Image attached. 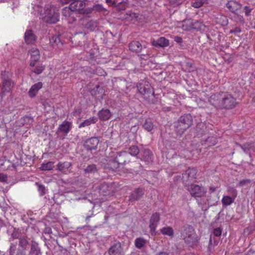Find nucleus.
Segmentation results:
<instances>
[{"mask_svg":"<svg viewBox=\"0 0 255 255\" xmlns=\"http://www.w3.org/2000/svg\"><path fill=\"white\" fill-rule=\"evenodd\" d=\"M209 102L218 109H232L237 104L236 99L228 92L217 93L210 96Z\"/></svg>","mask_w":255,"mask_h":255,"instance_id":"f257e3e1","label":"nucleus"},{"mask_svg":"<svg viewBox=\"0 0 255 255\" xmlns=\"http://www.w3.org/2000/svg\"><path fill=\"white\" fill-rule=\"evenodd\" d=\"M41 18L47 22L55 23L59 20L58 9L51 5H46L40 13Z\"/></svg>","mask_w":255,"mask_h":255,"instance_id":"f03ea898","label":"nucleus"},{"mask_svg":"<svg viewBox=\"0 0 255 255\" xmlns=\"http://www.w3.org/2000/svg\"><path fill=\"white\" fill-rule=\"evenodd\" d=\"M193 124L192 117L190 114H186L181 116L178 121L174 123L175 132L179 135H182Z\"/></svg>","mask_w":255,"mask_h":255,"instance_id":"7ed1b4c3","label":"nucleus"},{"mask_svg":"<svg viewBox=\"0 0 255 255\" xmlns=\"http://www.w3.org/2000/svg\"><path fill=\"white\" fill-rule=\"evenodd\" d=\"M138 92L144 98L149 101L150 97H154V92L150 83L146 80H142L137 85Z\"/></svg>","mask_w":255,"mask_h":255,"instance_id":"20e7f679","label":"nucleus"},{"mask_svg":"<svg viewBox=\"0 0 255 255\" xmlns=\"http://www.w3.org/2000/svg\"><path fill=\"white\" fill-rule=\"evenodd\" d=\"M181 238L187 244L196 241L195 232L193 227L190 225L182 227L180 230Z\"/></svg>","mask_w":255,"mask_h":255,"instance_id":"39448f33","label":"nucleus"},{"mask_svg":"<svg viewBox=\"0 0 255 255\" xmlns=\"http://www.w3.org/2000/svg\"><path fill=\"white\" fill-rule=\"evenodd\" d=\"M186 186L187 190L192 197L201 198L206 195V190L203 186L194 184H191Z\"/></svg>","mask_w":255,"mask_h":255,"instance_id":"423d86ee","label":"nucleus"},{"mask_svg":"<svg viewBox=\"0 0 255 255\" xmlns=\"http://www.w3.org/2000/svg\"><path fill=\"white\" fill-rule=\"evenodd\" d=\"M197 171L194 168H188L182 174L183 182L187 186L190 182H193L196 178Z\"/></svg>","mask_w":255,"mask_h":255,"instance_id":"0eeeda50","label":"nucleus"},{"mask_svg":"<svg viewBox=\"0 0 255 255\" xmlns=\"http://www.w3.org/2000/svg\"><path fill=\"white\" fill-rule=\"evenodd\" d=\"M160 221V215L159 213H155L152 215L149 220V227L152 235L156 234V228Z\"/></svg>","mask_w":255,"mask_h":255,"instance_id":"6e6552de","label":"nucleus"},{"mask_svg":"<svg viewBox=\"0 0 255 255\" xmlns=\"http://www.w3.org/2000/svg\"><path fill=\"white\" fill-rule=\"evenodd\" d=\"M62 14L67 18L69 23H73L76 20L75 13L73 11L70 6L66 7L62 9Z\"/></svg>","mask_w":255,"mask_h":255,"instance_id":"1a4fd4ad","label":"nucleus"},{"mask_svg":"<svg viewBox=\"0 0 255 255\" xmlns=\"http://www.w3.org/2000/svg\"><path fill=\"white\" fill-rule=\"evenodd\" d=\"M226 6L233 13L237 14L238 11L241 8L242 4L236 1L231 0L226 4Z\"/></svg>","mask_w":255,"mask_h":255,"instance_id":"9d476101","label":"nucleus"},{"mask_svg":"<svg viewBox=\"0 0 255 255\" xmlns=\"http://www.w3.org/2000/svg\"><path fill=\"white\" fill-rule=\"evenodd\" d=\"M29 53L31 56V62L30 63V66L33 67L35 65V62L38 61L39 59V51L37 49L35 48H32L30 49Z\"/></svg>","mask_w":255,"mask_h":255,"instance_id":"9b49d317","label":"nucleus"},{"mask_svg":"<svg viewBox=\"0 0 255 255\" xmlns=\"http://www.w3.org/2000/svg\"><path fill=\"white\" fill-rule=\"evenodd\" d=\"M43 84L39 82L32 85L28 92V96L30 98H34L36 96L38 92L42 88Z\"/></svg>","mask_w":255,"mask_h":255,"instance_id":"f8f14e48","label":"nucleus"},{"mask_svg":"<svg viewBox=\"0 0 255 255\" xmlns=\"http://www.w3.org/2000/svg\"><path fill=\"white\" fill-rule=\"evenodd\" d=\"M144 190L142 188L135 189L129 197V200L133 202L139 200L143 195Z\"/></svg>","mask_w":255,"mask_h":255,"instance_id":"ddd939ff","label":"nucleus"},{"mask_svg":"<svg viewBox=\"0 0 255 255\" xmlns=\"http://www.w3.org/2000/svg\"><path fill=\"white\" fill-rule=\"evenodd\" d=\"M99 140L97 137H92L87 139L85 143V147L89 150L95 149Z\"/></svg>","mask_w":255,"mask_h":255,"instance_id":"4468645a","label":"nucleus"},{"mask_svg":"<svg viewBox=\"0 0 255 255\" xmlns=\"http://www.w3.org/2000/svg\"><path fill=\"white\" fill-rule=\"evenodd\" d=\"M37 37L31 30H27L24 34V40L27 44H32L36 41Z\"/></svg>","mask_w":255,"mask_h":255,"instance_id":"2eb2a0df","label":"nucleus"},{"mask_svg":"<svg viewBox=\"0 0 255 255\" xmlns=\"http://www.w3.org/2000/svg\"><path fill=\"white\" fill-rule=\"evenodd\" d=\"M142 48V45L138 41H132L129 44V49L133 52L136 53L140 52Z\"/></svg>","mask_w":255,"mask_h":255,"instance_id":"dca6fc26","label":"nucleus"},{"mask_svg":"<svg viewBox=\"0 0 255 255\" xmlns=\"http://www.w3.org/2000/svg\"><path fill=\"white\" fill-rule=\"evenodd\" d=\"M151 43L155 46H159L161 47H167L169 44V40L163 37L158 38L157 40H152Z\"/></svg>","mask_w":255,"mask_h":255,"instance_id":"f3484780","label":"nucleus"},{"mask_svg":"<svg viewBox=\"0 0 255 255\" xmlns=\"http://www.w3.org/2000/svg\"><path fill=\"white\" fill-rule=\"evenodd\" d=\"M71 127V124L69 122L64 121L62 124L59 125L58 128V131L63 132L67 134L70 131Z\"/></svg>","mask_w":255,"mask_h":255,"instance_id":"a211bd4d","label":"nucleus"},{"mask_svg":"<svg viewBox=\"0 0 255 255\" xmlns=\"http://www.w3.org/2000/svg\"><path fill=\"white\" fill-rule=\"evenodd\" d=\"M72 165L71 162H59L57 165V169L59 171L66 174L69 168Z\"/></svg>","mask_w":255,"mask_h":255,"instance_id":"6ab92c4d","label":"nucleus"},{"mask_svg":"<svg viewBox=\"0 0 255 255\" xmlns=\"http://www.w3.org/2000/svg\"><path fill=\"white\" fill-rule=\"evenodd\" d=\"M127 155L126 153H121L119 154V156H117L115 158V159L113 160V164H124L126 162V160L125 159L126 156Z\"/></svg>","mask_w":255,"mask_h":255,"instance_id":"aec40b11","label":"nucleus"},{"mask_svg":"<svg viewBox=\"0 0 255 255\" xmlns=\"http://www.w3.org/2000/svg\"><path fill=\"white\" fill-rule=\"evenodd\" d=\"M97 118L95 117H91L89 119H87L81 123L79 125V128H84L85 127L89 126L91 124H95L97 122Z\"/></svg>","mask_w":255,"mask_h":255,"instance_id":"412c9836","label":"nucleus"},{"mask_svg":"<svg viewBox=\"0 0 255 255\" xmlns=\"http://www.w3.org/2000/svg\"><path fill=\"white\" fill-rule=\"evenodd\" d=\"M142 159L147 163H150L152 161L153 155L151 152L148 150H144L142 153Z\"/></svg>","mask_w":255,"mask_h":255,"instance_id":"4be33fe9","label":"nucleus"},{"mask_svg":"<svg viewBox=\"0 0 255 255\" xmlns=\"http://www.w3.org/2000/svg\"><path fill=\"white\" fill-rule=\"evenodd\" d=\"M111 116V112L110 110H102L99 112V118L103 120H108Z\"/></svg>","mask_w":255,"mask_h":255,"instance_id":"5701e85b","label":"nucleus"},{"mask_svg":"<svg viewBox=\"0 0 255 255\" xmlns=\"http://www.w3.org/2000/svg\"><path fill=\"white\" fill-rule=\"evenodd\" d=\"M235 199L231 196H224L222 199V203L223 206H227L232 204Z\"/></svg>","mask_w":255,"mask_h":255,"instance_id":"b1692460","label":"nucleus"},{"mask_svg":"<svg viewBox=\"0 0 255 255\" xmlns=\"http://www.w3.org/2000/svg\"><path fill=\"white\" fill-rule=\"evenodd\" d=\"M160 231L163 235L169 237H173L174 234V231L170 227L162 228L160 230Z\"/></svg>","mask_w":255,"mask_h":255,"instance_id":"393cba45","label":"nucleus"},{"mask_svg":"<svg viewBox=\"0 0 255 255\" xmlns=\"http://www.w3.org/2000/svg\"><path fill=\"white\" fill-rule=\"evenodd\" d=\"M143 128L148 131H150L153 128V125L150 119H146L143 123Z\"/></svg>","mask_w":255,"mask_h":255,"instance_id":"a878e982","label":"nucleus"},{"mask_svg":"<svg viewBox=\"0 0 255 255\" xmlns=\"http://www.w3.org/2000/svg\"><path fill=\"white\" fill-rule=\"evenodd\" d=\"M138 17V14L136 13L129 11L126 13L125 18L128 21H135Z\"/></svg>","mask_w":255,"mask_h":255,"instance_id":"bb28decb","label":"nucleus"},{"mask_svg":"<svg viewBox=\"0 0 255 255\" xmlns=\"http://www.w3.org/2000/svg\"><path fill=\"white\" fill-rule=\"evenodd\" d=\"M13 86V83L9 80H5L2 84V92L8 91Z\"/></svg>","mask_w":255,"mask_h":255,"instance_id":"cd10ccee","label":"nucleus"},{"mask_svg":"<svg viewBox=\"0 0 255 255\" xmlns=\"http://www.w3.org/2000/svg\"><path fill=\"white\" fill-rule=\"evenodd\" d=\"M91 93L92 95L97 96L103 94V89L99 85H96L94 88L91 90Z\"/></svg>","mask_w":255,"mask_h":255,"instance_id":"c85d7f7f","label":"nucleus"},{"mask_svg":"<svg viewBox=\"0 0 255 255\" xmlns=\"http://www.w3.org/2000/svg\"><path fill=\"white\" fill-rule=\"evenodd\" d=\"M241 147L242 149L247 153H248L250 149L255 151V146L253 143H246L241 145Z\"/></svg>","mask_w":255,"mask_h":255,"instance_id":"c756f323","label":"nucleus"},{"mask_svg":"<svg viewBox=\"0 0 255 255\" xmlns=\"http://www.w3.org/2000/svg\"><path fill=\"white\" fill-rule=\"evenodd\" d=\"M198 205L201 208L202 210H206L207 208V200L205 198H202L200 200H197Z\"/></svg>","mask_w":255,"mask_h":255,"instance_id":"7c9ffc66","label":"nucleus"},{"mask_svg":"<svg viewBox=\"0 0 255 255\" xmlns=\"http://www.w3.org/2000/svg\"><path fill=\"white\" fill-rule=\"evenodd\" d=\"M54 162L50 161L45 164H42L40 167L41 170H50L53 167Z\"/></svg>","mask_w":255,"mask_h":255,"instance_id":"2f4dec72","label":"nucleus"},{"mask_svg":"<svg viewBox=\"0 0 255 255\" xmlns=\"http://www.w3.org/2000/svg\"><path fill=\"white\" fill-rule=\"evenodd\" d=\"M145 244V240L141 238H139L135 240V246L137 248L140 249Z\"/></svg>","mask_w":255,"mask_h":255,"instance_id":"473e14b6","label":"nucleus"},{"mask_svg":"<svg viewBox=\"0 0 255 255\" xmlns=\"http://www.w3.org/2000/svg\"><path fill=\"white\" fill-rule=\"evenodd\" d=\"M119 5H117V4L116 3V2L114 1V0H113V3H112V4H113V7H115L117 10H124L126 8V5H125V3L123 1H122V2H119Z\"/></svg>","mask_w":255,"mask_h":255,"instance_id":"72a5a7b5","label":"nucleus"},{"mask_svg":"<svg viewBox=\"0 0 255 255\" xmlns=\"http://www.w3.org/2000/svg\"><path fill=\"white\" fill-rule=\"evenodd\" d=\"M227 192L231 195V197L235 199L236 198L238 194V191L234 187L231 186L228 187Z\"/></svg>","mask_w":255,"mask_h":255,"instance_id":"f704fd0d","label":"nucleus"},{"mask_svg":"<svg viewBox=\"0 0 255 255\" xmlns=\"http://www.w3.org/2000/svg\"><path fill=\"white\" fill-rule=\"evenodd\" d=\"M97 171V169L95 164L89 165L84 169L85 173H95Z\"/></svg>","mask_w":255,"mask_h":255,"instance_id":"c9c22d12","label":"nucleus"},{"mask_svg":"<svg viewBox=\"0 0 255 255\" xmlns=\"http://www.w3.org/2000/svg\"><path fill=\"white\" fill-rule=\"evenodd\" d=\"M50 42L53 46H58L61 40L58 36H53L50 39Z\"/></svg>","mask_w":255,"mask_h":255,"instance_id":"e433bc0d","label":"nucleus"},{"mask_svg":"<svg viewBox=\"0 0 255 255\" xmlns=\"http://www.w3.org/2000/svg\"><path fill=\"white\" fill-rule=\"evenodd\" d=\"M129 152L131 155L135 156L139 153V149L136 146H132L129 148Z\"/></svg>","mask_w":255,"mask_h":255,"instance_id":"4c0bfd02","label":"nucleus"},{"mask_svg":"<svg viewBox=\"0 0 255 255\" xmlns=\"http://www.w3.org/2000/svg\"><path fill=\"white\" fill-rule=\"evenodd\" d=\"M205 0H196L192 3V6L195 8H199L203 5Z\"/></svg>","mask_w":255,"mask_h":255,"instance_id":"58836bf2","label":"nucleus"},{"mask_svg":"<svg viewBox=\"0 0 255 255\" xmlns=\"http://www.w3.org/2000/svg\"><path fill=\"white\" fill-rule=\"evenodd\" d=\"M121 248V244L118 242H115L114 245H113V253L114 252H119L120 251Z\"/></svg>","mask_w":255,"mask_h":255,"instance_id":"ea45409f","label":"nucleus"},{"mask_svg":"<svg viewBox=\"0 0 255 255\" xmlns=\"http://www.w3.org/2000/svg\"><path fill=\"white\" fill-rule=\"evenodd\" d=\"M45 66L42 65H41L36 67L35 69L32 70V71L37 74H39L43 72Z\"/></svg>","mask_w":255,"mask_h":255,"instance_id":"a19ab883","label":"nucleus"},{"mask_svg":"<svg viewBox=\"0 0 255 255\" xmlns=\"http://www.w3.org/2000/svg\"><path fill=\"white\" fill-rule=\"evenodd\" d=\"M92 10L99 12H104L106 10V9L100 4H96L93 6Z\"/></svg>","mask_w":255,"mask_h":255,"instance_id":"79ce46f5","label":"nucleus"},{"mask_svg":"<svg viewBox=\"0 0 255 255\" xmlns=\"http://www.w3.org/2000/svg\"><path fill=\"white\" fill-rule=\"evenodd\" d=\"M203 25L202 23L199 21H195L194 22H192V28L195 29H201L202 26Z\"/></svg>","mask_w":255,"mask_h":255,"instance_id":"37998d69","label":"nucleus"},{"mask_svg":"<svg viewBox=\"0 0 255 255\" xmlns=\"http://www.w3.org/2000/svg\"><path fill=\"white\" fill-rule=\"evenodd\" d=\"M169 3L174 6L180 4L182 1L181 0H169Z\"/></svg>","mask_w":255,"mask_h":255,"instance_id":"c03bdc74","label":"nucleus"},{"mask_svg":"<svg viewBox=\"0 0 255 255\" xmlns=\"http://www.w3.org/2000/svg\"><path fill=\"white\" fill-rule=\"evenodd\" d=\"M37 184L38 185V190L40 192V195H43L45 193L44 187L41 184H37Z\"/></svg>","mask_w":255,"mask_h":255,"instance_id":"a18cd8bd","label":"nucleus"},{"mask_svg":"<svg viewBox=\"0 0 255 255\" xmlns=\"http://www.w3.org/2000/svg\"><path fill=\"white\" fill-rule=\"evenodd\" d=\"M185 66L187 68V70L188 71H191L193 70V66L192 63L190 62H186L185 64Z\"/></svg>","mask_w":255,"mask_h":255,"instance_id":"49530a36","label":"nucleus"},{"mask_svg":"<svg viewBox=\"0 0 255 255\" xmlns=\"http://www.w3.org/2000/svg\"><path fill=\"white\" fill-rule=\"evenodd\" d=\"M214 235L216 237H219L222 233L220 228H216L214 230Z\"/></svg>","mask_w":255,"mask_h":255,"instance_id":"de8ad7c7","label":"nucleus"},{"mask_svg":"<svg viewBox=\"0 0 255 255\" xmlns=\"http://www.w3.org/2000/svg\"><path fill=\"white\" fill-rule=\"evenodd\" d=\"M241 30L240 28L236 27L234 28V29H232L230 30V33H238L241 32Z\"/></svg>","mask_w":255,"mask_h":255,"instance_id":"09e8293b","label":"nucleus"},{"mask_svg":"<svg viewBox=\"0 0 255 255\" xmlns=\"http://www.w3.org/2000/svg\"><path fill=\"white\" fill-rule=\"evenodd\" d=\"M7 176L2 173H0V181L4 182L6 181L7 179Z\"/></svg>","mask_w":255,"mask_h":255,"instance_id":"8fccbe9b","label":"nucleus"},{"mask_svg":"<svg viewBox=\"0 0 255 255\" xmlns=\"http://www.w3.org/2000/svg\"><path fill=\"white\" fill-rule=\"evenodd\" d=\"M245 11V14L247 16H249L251 14V12L252 9L250 8L248 6H245L244 7Z\"/></svg>","mask_w":255,"mask_h":255,"instance_id":"3c124183","label":"nucleus"},{"mask_svg":"<svg viewBox=\"0 0 255 255\" xmlns=\"http://www.w3.org/2000/svg\"><path fill=\"white\" fill-rule=\"evenodd\" d=\"M250 180H242L240 182H239V185L240 186H244L245 184H246V183H250Z\"/></svg>","mask_w":255,"mask_h":255,"instance_id":"603ef678","label":"nucleus"},{"mask_svg":"<svg viewBox=\"0 0 255 255\" xmlns=\"http://www.w3.org/2000/svg\"><path fill=\"white\" fill-rule=\"evenodd\" d=\"M27 244V241L25 239H20L19 241V244L22 246H24Z\"/></svg>","mask_w":255,"mask_h":255,"instance_id":"864d4df0","label":"nucleus"},{"mask_svg":"<svg viewBox=\"0 0 255 255\" xmlns=\"http://www.w3.org/2000/svg\"><path fill=\"white\" fill-rule=\"evenodd\" d=\"M174 40L178 43H181L182 42V39L179 36H175L174 37Z\"/></svg>","mask_w":255,"mask_h":255,"instance_id":"5fc2aeb1","label":"nucleus"},{"mask_svg":"<svg viewBox=\"0 0 255 255\" xmlns=\"http://www.w3.org/2000/svg\"><path fill=\"white\" fill-rule=\"evenodd\" d=\"M211 140H213L214 142H213V143L212 144V145H215L216 143V138L214 137H208L207 139V142H210V141Z\"/></svg>","mask_w":255,"mask_h":255,"instance_id":"6e6d98bb","label":"nucleus"},{"mask_svg":"<svg viewBox=\"0 0 255 255\" xmlns=\"http://www.w3.org/2000/svg\"><path fill=\"white\" fill-rule=\"evenodd\" d=\"M31 254L32 255H39L40 254V252H39V251H37V250H35V252L32 251Z\"/></svg>","mask_w":255,"mask_h":255,"instance_id":"4d7b16f0","label":"nucleus"},{"mask_svg":"<svg viewBox=\"0 0 255 255\" xmlns=\"http://www.w3.org/2000/svg\"><path fill=\"white\" fill-rule=\"evenodd\" d=\"M216 190V188L214 187H210L209 188V191L211 193H213L215 192Z\"/></svg>","mask_w":255,"mask_h":255,"instance_id":"13d9d810","label":"nucleus"},{"mask_svg":"<svg viewBox=\"0 0 255 255\" xmlns=\"http://www.w3.org/2000/svg\"><path fill=\"white\" fill-rule=\"evenodd\" d=\"M209 247H208V250L209 251H211V248L212 247V240L210 239V241H209Z\"/></svg>","mask_w":255,"mask_h":255,"instance_id":"bf43d9fd","label":"nucleus"},{"mask_svg":"<svg viewBox=\"0 0 255 255\" xmlns=\"http://www.w3.org/2000/svg\"><path fill=\"white\" fill-rule=\"evenodd\" d=\"M158 255H169L168 254L165 252L160 253Z\"/></svg>","mask_w":255,"mask_h":255,"instance_id":"052dcab7","label":"nucleus"},{"mask_svg":"<svg viewBox=\"0 0 255 255\" xmlns=\"http://www.w3.org/2000/svg\"><path fill=\"white\" fill-rule=\"evenodd\" d=\"M86 21V19H81L80 22L83 24Z\"/></svg>","mask_w":255,"mask_h":255,"instance_id":"680f3d73","label":"nucleus"},{"mask_svg":"<svg viewBox=\"0 0 255 255\" xmlns=\"http://www.w3.org/2000/svg\"><path fill=\"white\" fill-rule=\"evenodd\" d=\"M107 3H110L111 2V0H106Z\"/></svg>","mask_w":255,"mask_h":255,"instance_id":"e2e57ef3","label":"nucleus"},{"mask_svg":"<svg viewBox=\"0 0 255 255\" xmlns=\"http://www.w3.org/2000/svg\"><path fill=\"white\" fill-rule=\"evenodd\" d=\"M254 78L255 79V73H254Z\"/></svg>","mask_w":255,"mask_h":255,"instance_id":"0e129e2a","label":"nucleus"},{"mask_svg":"<svg viewBox=\"0 0 255 255\" xmlns=\"http://www.w3.org/2000/svg\"><path fill=\"white\" fill-rule=\"evenodd\" d=\"M86 27H87V28H89L88 24H87V25H86Z\"/></svg>","mask_w":255,"mask_h":255,"instance_id":"69168bd1","label":"nucleus"},{"mask_svg":"<svg viewBox=\"0 0 255 255\" xmlns=\"http://www.w3.org/2000/svg\"><path fill=\"white\" fill-rule=\"evenodd\" d=\"M181 0L182 1L183 0Z\"/></svg>","mask_w":255,"mask_h":255,"instance_id":"338daca9","label":"nucleus"}]
</instances>
